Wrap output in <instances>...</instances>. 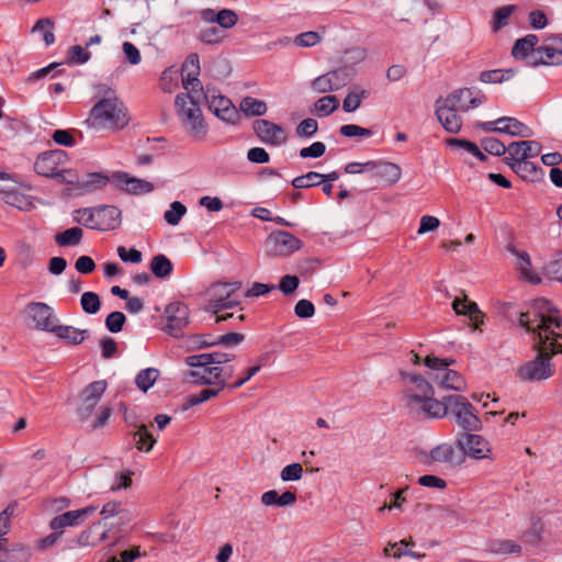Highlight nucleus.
<instances>
[{"label": "nucleus", "mask_w": 562, "mask_h": 562, "mask_svg": "<svg viewBox=\"0 0 562 562\" xmlns=\"http://www.w3.org/2000/svg\"><path fill=\"white\" fill-rule=\"evenodd\" d=\"M4 193V203L16 207L18 210H25L27 205L31 203L27 201L26 196L18 191H5Z\"/></svg>", "instance_id": "680f3d73"}, {"label": "nucleus", "mask_w": 562, "mask_h": 562, "mask_svg": "<svg viewBox=\"0 0 562 562\" xmlns=\"http://www.w3.org/2000/svg\"><path fill=\"white\" fill-rule=\"evenodd\" d=\"M296 502V494L291 491H285L279 494L276 490H270L261 495V503L269 507H286L292 506Z\"/></svg>", "instance_id": "c85d7f7f"}, {"label": "nucleus", "mask_w": 562, "mask_h": 562, "mask_svg": "<svg viewBox=\"0 0 562 562\" xmlns=\"http://www.w3.org/2000/svg\"><path fill=\"white\" fill-rule=\"evenodd\" d=\"M461 112L446 104L440 99L437 101L436 115L442 127L449 133H458L462 126Z\"/></svg>", "instance_id": "412c9836"}, {"label": "nucleus", "mask_w": 562, "mask_h": 562, "mask_svg": "<svg viewBox=\"0 0 562 562\" xmlns=\"http://www.w3.org/2000/svg\"><path fill=\"white\" fill-rule=\"evenodd\" d=\"M339 106V100L336 95L329 94L322 97L314 103V112L318 116H328Z\"/></svg>", "instance_id": "a18cd8bd"}, {"label": "nucleus", "mask_w": 562, "mask_h": 562, "mask_svg": "<svg viewBox=\"0 0 562 562\" xmlns=\"http://www.w3.org/2000/svg\"><path fill=\"white\" fill-rule=\"evenodd\" d=\"M339 133L345 137H370L373 132L356 124H346L339 128Z\"/></svg>", "instance_id": "e2e57ef3"}, {"label": "nucleus", "mask_w": 562, "mask_h": 562, "mask_svg": "<svg viewBox=\"0 0 562 562\" xmlns=\"http://www.w3.org/2000/svg\"><path fill=\"white\" fill-rule=\"evenodd\" d=\"M220 282L213 284L210 290V302L205 308L210 313H220L224 310L238 306L240 304V297L238 294L231 293L228 290H222Z\"/></svg>", "instance_id": "dca6fc26"}, {"label": "nucleus", "mask_w": 562, "mask_h": 562, "mask_svg": "<svg viewBox=\"0 0 562 562\" xmlns=\"http://www.w3.org/2000/svg\"><path fill=\"white\" fill-rule=\"evenodd\" d=\"M409 546H414L412 538H409V540L403 539L400 542L389 543L384 548V554L393 555L394 558H397V559L401 557H404V555H409L414 559H419L422 555L419 553L414 552L411 549H408Z\"/></svg>", "instance_id": "a19ab883"}, {"label": "nucleus", "mask_w": 562, "mask_h": 562, "mask_svg": "<svg viewBox=\"0 0 562 562\" xmlns=\"http://www.w3.org/2000/svg\"><path fill=\"white\" fill-rule=\"evenodd\" d=\"M453 454L454 450L450 443H441L430 450L429 456L424 459V464L452 463Z\"/></svg>", "instance_id": "e433bc0d"}, {"label": "nucleus", "mask_w": 562, "mask_h": 562, "mask_svg": "<svg viewBox=\"0 0 562 562\" xmlns=\"http://www.w3.org/2000/svg\"><path fill=\"white\" fill-rule=\"evenodd\" d=\"M200 75V60L198 54H190L181 67L182 85L189 92L198 93L203 91Z\"/></svg>", "instance_id": "6ab92c4d"}, {"label": "nucleus", "mask_w": 562, "mask_h": 562, "mask_svg": "<svg viewBox=\"0 0 562 562\" xmlns=\"http://www.w3.org/2000/svg\"><path fill=\"white\" fill-rule=\"evenodd\" d=\"M238 21V16L235 11L229 9H222L216 13L215 23L223 29L233 27Z\"/></svg>", "instance_id": "69168bd1"}, {"label": "nucleus", "mask_w": 562, "mask_h": 562, "mask_svg": "<svg viewBox=\"0 0 562 562\" xmlns=\"http://www.w3.org/2000/svg\"><path fill=\"white\" fill-rule=\"evenodd\" d=\"M318 130V123L315 119H305L299 123L295 128V133L299 137H312Z\"/></svg>", "instance_id": "0e129e2a"}, {"label": "nucleus", "mask_w": 562, "mask_h": 562, "mask_svg": "<svg viewBox=\"0 0 562 562\" xmlns=\"http://www.w3.org/2000/svg\"><path fill=\"white\" fill-rule=\"evenodd\" d=\"M79 525H81V521L78 518L75 510H68L66 513L57 515L49 521V528L52 530L58 529L65 531L66 527H77Z\"/></svg>", "instance_id": "79ce46f5"}, {"label": "nucleus", "mask_w": 562, "mask_h": 562, "mask_svg": "<svg viewBox=\"0 0 562 562\" xmlns=\"http://www.w3.org/2000/svg\"><path fill=\"white\" fill-rule=\"evenodd\" d=\"M303 475V468L300 463L294 462L284 467L280 473L282 481H297Z\"/></svg>", "instance_id": "774afa93"}, {"label": "nucleus", "mask_w": 562, "mask_h": 562, "mask_svg": "<svg viewBox=\"0 0 562 562\" xmlns=\"http://www.w3.org/2000/svg\"><path fill=\"white\" fill-rule=\"evenodd\" d=\"M515 9V5H504L495 11L492 26L494 32H498L501 27L508 24V19Z\"/></svg>", "instance_id": "5fc2aeb1"}, {"label": "nucleus", "mask_w": 562, "mask_h": 562, "mask_svg": "<svg viewBox=\"0 0 562 562\" xmlns=\"http://www.w3.org/2000/svg\"><path fill=\"white\" fill-rule=\"evenodd\" d=\"M126 322L124 313L115 311L111 312L105 318V327L109 331L116 334L123 329Z\"/></svg>", "instance_id": "13d9d810"}, {"label": "nucleus", "mask_w": 562, "mask_h": 562, "mask_svg": "<svg viewBox=\"0 0 562 562\" xmlns=\"http://www.w3.org/2000/svg\"><path fill=\"white\" fill-rule=\"evenodd\" d=\"M159 371L155 368L140 370L135 379V383L139 390L147 392L156 382Z\"/></svg>", "instance_id": "de8ad7c7"}, {"label": "nucleus", "mask_w": 562, "mask_h": 562, "mask_svg": "<svg viewBox=\"0 0 562 562\" xmlns=\"http://www.w3.org/2000/svg\"><path fill=\"white\" fill-rule=\"evenodd\" d=\"M434 390L432 385H427L424 389V414H427L431 418H443L448 414L450 408L447 397L443 401L432 398Z\"/></svg>", "instance_id": "bb28decb"}, {"label": "nucleus", "mask_w": 562, "mask_h": 562, "mask_svg": "<svg viewBox=\"0 0 562 562\" xmlns=\"http://www.w3.org/2000/svg\"><path fill=\"white\" fill-rule=\"evenodd\" d=\"M26 313L35 323V328L48 333L55 329V315L53 308L43 302H31L26 305Z\"/></svg>", "instance_id": "4468645a"}, {"label": "nucleus", "mask_w": 562, "mask_h": 562, "mask_svg": "<svg viewBox=\"0 0 562 562\" xmlns=\"http://www.w3.org/2000/svg\"><path fill=\"white\" fill-rule=\"evenodd\" d=\"M401 173V168L396 164L379 160L374 178L385 186H392L400 180Z\"/></svg>", "instance_id": "473e14b6"}, {"label": "nucleus", "mask_w": 562, "mask_h": 562, "mask_svg": "<svg viewBox=\"0 0 562 562\" xmlns=\"http://www.w3.org/2000/svg\"><path fill=\"white\" fill-rule=\"evenodd\" d=\"M300 285V279L295 274L283 276L276 289H279L284 295L293 294Z\"/></svg>", "instance_id": "bf43d9fd"}, {"label": "nucleus", "mask_w": 562, "mask_h": 562, "mask_svg": "<svg viewBox=\"0 0 562 562\" xmlns=\"http://www.w3.org/2000/svg\"><path fill=\"white\" fill-rule=\"evenodd\" d=\"M192 370L184 374V381L196 385H216L221 386L220 367L216 364H206L203 367H191Z\"/></svg>", "instance_id": "a211bd4d"}, {"label": "nucleus", "mask_w": 562, "mask_h": 562, "mask_svg": "<svg viewBox=\"0 0 562 562\" xmlns=\"http://www.w3.org/2000/svg\"><path fill=\"white\" fill-rule=\"evenodd\" d=\"M542 146L536 140L513 142L508 145L509 157L513 161L527 160L540 155Z\"/></svg>", "instance_id": "393cba45"}, {"label": "nucleus", "mask_w": 562, "mask_h": 562, "mask_svg": "<svg viewBox=\"0 0 562 562\" xmlns=\"http://www.w3.org/2000/svg\"><path fill=\"white\" fill-rule=\"evenodd\" d=\"M83 232L80 227H71L55 236V241L60 247L76 246L80 244Z\"/></svg>", "instance_id": "c03bdc74"}, {"label": "nucleus", "mask_w": 562, "mask_h": 562, "mask_svg": "<svg viewBox=\"0 0 562 562\" xmlns=\"http://www.w3.org/2000/svg\"><path fill=\"white\" fill-rule=\"evenodd\" d=\"M87 124L95 130H122L128 122L127 109L115 95L98 101L91 109Z\"/></svg>", "instance_id": "f03ea898"}, {"label": "nucleus", "mask_w": 562, "mask_h": 562, "mask_svg": "<svg viewBox=\"0 0 562 562\" xmlns=\"http://www.w3.org/2000/svg\"><path fill=\"white\" fill-rule=\"evenodd\" d=\"M369 91L353 86L342 101V110L352 113L360 108L363 100L369 98Z\"/></svg>", "instance_id": "f704fd0d"}, {"label": "nucleus", "mask_w": 562, "mask_h": 562, "mask_svg": "<svg viewBox=\"0 0 562 562\" xmlns=\"http://www.w3.org/2000/svg\"><path fill=\"white\" fill-rule=\"evenodd\" d=\"M100 526L101 520L93 522L77 537L68 540V543L63 548V551L83 547H97L101 542L105 541L109 538L110 529H105L100 535L95 536V531Z\"/></svg>", "instance_id": "2eb2a0df"}, {"label": "nucleus", "mask_w": 562, "mask_h": 562, "mask_svg": "<svg viewBox=\"0 0 562 562\" xmlns=\"http://www.w3.org/2000/svg\"><path fill=\"white\" fill-rule=\"evenodd\" d=\"M326 74L330 78L329 81L330 85L334 86V91L344 88L350 81V71L348 68H338Z\"/></svg>", "instance_id": "3c124183"}, {"label": "nucleus", "mask_w": 562, "mask_h": 562, "mask_svg": "<svg viewBox=\"0 0 562 562\" xmlns=\"http://www.w3.org/2000/svg\"><path fill=\"white\" fill-rule=\"evenodd\" d=\"M204 98L209 103L210 111H212L220 120L233 125L239 122V110L227 97L220 93L216 94L215 90L207 88L204 93Z\"/></svg>", "instance_id": "1a4fd4ad"}, {"label": "nucleus", "mask_w": 562, "mask_h": 562, "mask_svg": "<svg viewBox=\"0 0 562 562\" xmlns=\"http://www.w3.org/2000/svg\"><path fill=\"white\" fill-rule=\"evenodd\" d=\"M58 338L66 340L70 345H80L89 337L88 329H78L68 325H57L53 329Z\"/></svg>", "instance_id": "7c9ffc66"}, {"label": "nucleus", "mask_w": 562, "mask_h": 562, "mask_svg": "<svg viewBox=\"0 0 562 562\" xmlns=\"http://www.w3.org/2000/svg\"><path fill=\"white\" fill-rule=\"evenodd\" d=\"M481 145L486 153L494 156H502L508 151V146L506 147L504 143L495 137L483 138Z\"/></svg>", "instance_id": "4d7b16f0"}, {"label": "nucleus", "mask_w": 562, "mask_h": 562, "mask_svg": "<svg viewBox=\"0 0 562 562\" xmlns=\"http://www.w3.org/2000/svg\"><path fill=\"white\" fill-rule=\"evenodd\" d=\"M100 214L99 226L101 231L115 229L121 222V210L114 205H101L95 207Z\"/></svg>", "instance_id": "cd10ccee"}, {"label": "nucleus", "mask_w": 562, "mask_h": 562, "mask_svg": "<svg viewBox=\"0 0 562 562\" xmlns=\"http://www.w3.org/2000/svg\"><path fill=\"white\" fill-rule=\"evenodd\" d=\"M322 177V173H318L316 171H310L306 175L299 176L294 178L291 181V184L295 189H305L311 187H317L319 186V178Z\"/></svg>", "instance_id": "864d4df0"}, {"label": "nucleus", "mask_w": 562, "mask_h": 562, "mask_svg": "<svg viewBox=\"0 0 562 562\" xmlns=\"http://www.w3.org/2000/svg\"><path fill=\"white\" fill-rule=\"evenodd\" d=\"M187 213V207L179 201L171 203L170 209L165 212V221L172 226H176L181 221L182 216Z\"/></svg>", "instance_id": "603ef678"}, {"label": "nucleus", "mask_w": 562, "mask_h": 562, "mask_svg": "<svg viewBox=\"0 0 562 562\" xmlns=\"http://www.w3.org/2000/svg\"><path fill=\"white\" fill-rule=\"evenodd\" d=\"M446 104L453 106L461 113L477 108L486 101L485 94L474 88H462L453 91L442 99Z\"/></svg>", "instance_id": "9d476101"}, {"label": "nucleus", "mask_w": 562, "mask_h": 562, "mask_svg": "<svg viewBox=\"0 0 562 562\" xmlns=\"http://www.w3.org/2000/svg\"><path fill=\"white\" fill-rule=\"evenodd\" d=\"M401 379L406 383L403 389V401L409 414L419 416L422 414V394L414 392L411 385L422 386V375L418 373H409L405 370L398 371Z\"/></svg>", "instance_id": "f8f14e48"}, {"label": "nucleus", "mask_w": 562, "mask_h": 562, "mask_svg": "<svg viewBox=\"0 0 562 562\" xmlns=\"http://www.w3.org/2000/svg\"><path fill=\"white\" fill-rule=\"evenodd\" d=\"M535 41L528 37H519L512 50L513 56L516 59H522L528 66H558L562 65V50L551 46H539L537 44V37H532Z\"/></svg>", "instance_id": "7ed1b4c3"}, {"label": "nucleus", "mask_w": 562, "mask_h": 562, "mask_svg": "<svg viewBox=\"0 0 562 562\" xmlns=\"http://www.w3.org/2000/svg\"><path fill=\"white\" fill-rule=\"evenodd\" d=\"M544 274L551 280L562 282V257L549 261L544 266Z\"/></svg>", "instance_id": "338daca9"}, {"label": "nucleus", "mask_w": 562, "mask_h": 562, "mask_svg": "<svg viewBox=\"0 0 562 562\" xmlns=\"http://www.w3.org/2000/svg\"><path fill=\"white\" fill-rule=\"evenodd\" d=\"M63 150L45 151L40 155L34 164V169L40 176L47 178H59L64 177V172H57V162L60 157L64 156Z\"/></svg>", "instance_id": "aec40b11"}, {"label": "nucleus", "mask_w": 562, "mask_h": 562, "mask_svg": "<svg viewBox=\"0 0 562 562\" xmlns=\"http://www.w3.org/2000/svg\"><path fill=\"white\" fill-rule=\"evenodd\" d=\"M447 401L449 402L450 412L456 424L463 432H474L482 429V422L474 406L464 396L449 395Z\"/></svg>", "instance_id": "39448f33"}, {"label": "nucleus", "mask_w": 562, "mask_h": 562, "mask_svg": "<svg viewBox=\"0 0 562 562\" xmlns=\"http://www.w3.org/2000/svg\"><path fill=\"white\" fill-rule=\"evenodd\" d=\"M457 446L465 456L472 459H493L490 442L480 435L472 432L458 434Z\"/></svg>", "instance_id": "6e6552de"}, {"label": "nucleus", "mask_w": 562, "mask_h": 562, "mask_svg": "<svg viewBox=\"0 0 562 562\" xmlns=\"http://www.w3.org/2000/svg\"><path fill=\"white\" fill-rule=\"evenodd\" d=\"M113 184L130 194L149 193L154 190V184L143 179L130 176L124 171H116L112 175Z\"/></svg>", "instance_id": "f3484780"}, {"label": "nucleus", "mask_w": 562, "mask_h": 562, "mask_svg": "<svg viewBox=\"0 0 562 562\" xmlns=\"http://www.w3.org/2000/svg\"><path fill=\"white\" fill-rule=\"evenodd\" d=\"M252 130L260 142L269 146H280L288 139L285 130L268 120H255Z\"/></svg>", "instance_id": "ddd939ff"}, {"label": "nucleus", "mask_w": 562, "mask_h": 562, "mask_svg": "<svg viewBox=\"0 0 562 562\" xmlns=\"http://www.w3.org/2000/svg\"><path fill=\"white\" fill-rule=\"evenodd\" d=\"M239 110L246 116H261L266 114L268 108L266 102L262 100L252 97H245L239 103Z\"/></svg>", "instance_id": "58836bf2"}, {"label": "nucleus", "mask_w": 562, "mask_h": 562, "mask_svg": "<svg viewBox=\"0 0 562 562\" xmlns=\"http://www.w3.org/2000/svg\"><path fill=\"white\" fill-rule=\"evenodd\" d=\"M303 247V241L286 231H273L266 239V251L272 257H288Z\"/></svg>", "instance_id": "423d86ee"}, {"label": "nucleus", "mask_w": 562, "mask_h": 562, "mask_svg": "<svg viewBox=\"0 0 562 562\" xmlns=\"http://www.w3.org/2000/svg\"><path fill=\"white\" fill-rule=\"evenodd\" d=\"M81 307L87 314H97L101 307L100 296L91 291L85 292L81 295Z\"/></svg>", "instance_id": "8fccbe9b"}, {"label": "nucleus", "mask_w": 562, "mask_h": 562, "mask_svg": "<svg viewBox=\"0 0 562 562\" xmlns=\"http://www.w3.org/2000/svg\"><path fill=\"white\" fill-rule=\"evenodd\" d=\"M108 383L105 380H98L89 383L79 395V404L76 413L80 422L88 420L103 394L105 393Z\"/></svg>", "instance_id": "0eeeda50"}, {"label": "nucleus", "mask_w": 562, "mask_h": 562, "mask_svg": "<svg viewBox=\"0 0 562 562\" xmlns=\"http://www.w3.org/2000/svg\"><path fill=\"white\" fill-rule=\"evenodd\" d=\"M128 434L133 438L135 448L142 452H149L157 442L145 424H140L138 429L131 430Z\"/></svg>", "instance_id": "72a5a7b5"}, {"label": "nucleus", "mask_w": 562, "mask_h": 562, "mask_svg": "<svg viewBox=\"0 0 562 562\" xmlns=\"http://www.w3.org/2000/svg\"><path fill=\"white\" fill-rule=\"evenodd\" d=\"M516 72L517 70L514 68L484 70L480 74L479 79L483 83H503L513 79Z\"/></svg>", "instance_id": "4c0bfd02"}, {"label": "nucleus", "mask_w": 562, "mask_h": 562, "mask_svg": "<svg viewBox=\"0 0 562 562\" xmlns=\"http://www.w3.org/2000/svg\"><path fill=\"white\" fill-rule=\"evenodd\" d=\"M464 387L465 383L463 378L457 371L448 368V371H446V380H441L440 389L461 392Z\"/></svg>", "instance_id": "09e8293b"}, {"label": "nucleus", "mask_w": 562, "mask_h": 562, "mask_svg": "<svg viewBox=\"0 0 562 562\" xmlns=\"http://www.w3.org/2000/svg\"><path fill=\"white\" fill-rule=\"evenodd\" d=\"M77 213H80L82 217L78 220L79 223H81L83 226L101 231V227L99 226V218L100 214L97 213V209H81L78 210Z\"/></svg>", "instance_id": "6e6d98bb"}, {"label": "nucleus", "mask_w": 562, "mask_h": 562, "mask_svg": "<svg viewBox=\"0 0 562 562\" xmlns=\"http://www.w3.org/2000/svg\"><path fill=\"white\" fill-rule=\"evenodd\" d=\"M506 250L517 258V269L525 280L532 284H539L541 282V278L531 270V260L527 251L518 250L513 244H508Z\"/></svg>", "instance_id": "a878e982"}, {"label": "nucleus", "mask_w": 562, "mask_h": 562, "mask_svg": "<svg viewBox=\"0 0 562 562\" xmlns=\"http://www.w3.org/2000/svg\"><path fill=\"white\" fill-rule=\"evenodd\" d=\"M452 308L458 315L468 316L474 330L480 329L484 323L485 315L480 311L476 303L468 300L467 295L456 297L452 302Z\"/></svg>", "instance_id": "5701e85b"}, {"label": "nucleus", "mask_w": 562, "mask_h": 562, "mask_svg": "<svg viewBox=\"0 0 562 562\" xmlns=\"http://www.w3.org/2000/svg\"><path fill=\"white\" fill-rule=\"evenodd\" d=\"M190 311L182 302H172L165 308V330L173 337H179L182 329L189 324Z\"/></svg>", "instance_id": "9b49d317"}, {"label": "nucleus", "mask_w": 562, "mask_h": 562, "mask_svg": "<svg viewBox=\"0 0 562 562\" xmlns=\"http://www.w3.org/2000/svg\"><path fill=\"white\" fill-rule=\"evenodd\" d=\"M509 165L512 169L524 179L535 180L541 173V168L528 160H517Z\"/></svg>", "instance_id": "37998d69"}, {"label": "nucleus", "mask_w": 562, "mask_h": 562, "mask_svg": "<svg viewBox=\"0 0 562 562\" xmlns=\"http://www.w3.org/2000/svg\"><path fill=\"white\" fill-rule=\"evenodd\" d=\"M193 93L194 92L177 94L175 106L186 131L190 135L201 139L204 138L207 133V125L204 122L199 100L195 99Z\"/></svg>", "instance_id": "20e7f679"}, {"label": "nucleus", "mask_w": 562, "mask_h": 562, "mask_svg": "<svg viewBox=\"0 0 562 562\" xmlns=\"http://www.w3.org/2000/svg\"><path fill=\"white\" fill-rule=\"evenodd\" d=\"M235 353L213 351L207 353L191 355L186 357L184 362L189 367H203L206 364H216L221 367L233 361Z\"/></svg>", "instance_id": "b1692460"}, {"label": "nucleus", "mask_w": 562, "mask_h": 562, "mask_svg": "<svg viewBox=\"0 0 562 562\" xmlns=\"http://www.w3.org/2000/svg\"><path fill=\"white\" fill-rule=\"evenodd\" d=\"M150 270L156 278L165 279L172 273L173 265L170 259L162 255H156L150 261Z\"/></svg>", "instance_id": "ea45409f"}, {"label": "nucleus", "mask_w": 562, "mask_h": 562, "mask_svg": "<svg viewBox=\"0 0 562 562\" xmlns=\"http://www.w3.org/2000/svg\"><path fill=\"white\" fill-rule=\"evenodd\" d=\"M221 389L218 387H207L201 390L199 393L191 394L187 397L186 403L183 404V409H189L193 406L202 404L213 397L218 396L221 393Z\"/></svg>", "instance_id": "49530a36"}, {"label": "nucleus", "mask_w": 562, "mask_h": 562, "mask_svg": "<svg viewBox=\"0 0 562 562\" xmlns=\"http://www.w3.org/2000/svg\"><path fill=\"white\" fill-rule=\"evenodd\" d=\"M453 362V359L438 358L431 355L426 356L424 358V366L428 368L427 376L430 381L427 385L441 387V380H446V371H448V367Z\"/></svg>", "instance_id": "4be33fe9"}, {"label": "nucleus", "mask_w": 562, "mask_h": 562, "mask_svg": "<svg viewBox=\"0 0 562 562\" xmlns=\"http://www.w3.org/2000/svg\"><path fill=\"white\" fill-rule=\"evenodd\" d=\"M497 123L501 124L499 133L524 138L532 135V131L515 117L503 116L497 119Z\"/></svg>", "instance_id": "c756f323"}, {"label": "nucleus", "mask_w": 562, "mask_h": 562, "mask_svg": "<svg viewBox=\"0 0 562 562\" xmlns=\"http://www.w3.org/2000/svg\"><path fill=\"white\" fill-rule=\"evenodd\" d=\"M91 57V54L80 45H74L68 49L67 63L69 65L85 64Z\"/></svg>", "instance_id": "052dcab7"}, {"label": "nucleus", "mask_w": 562, "mask_h": 562, "mask_svg": "<svg viewBox=\"0 0 562 562\" xmlns=\"http://www.w3.org/2000/svg\"><path fill=\"white\" fill-rule=\"evenodd\" d=\"M111 181L112 177H109L103 172H90L82 181H79L78 189L83 190L85 192H92L105 187Z\"/></svg>", "instance_id": "c9c22d12"}, {"label": "nucleus", "mask_w": 562, "mask_h": 562, "mask_svg": "<svg viewBox=\"0 0 562 562\" xmlns=\"http://www.w3.org/2000/svg\"><path fill=\"white\" fill-rule=\"evenodd\" d=\"M322 37H279L276 41L269 42L266 46V50L276 49L278 47H312L319 43Z\"/></svg>", "instance_id": "2f4dec72"}, {"label": "nucleus", "mask_w": 562, "mask_h": 562, "mask_svg": "<svg viewBox=\"0 0 562 562\" xmlns=\"http://www.w3.org/2000/svg\"><path fill=\"white\" fill-rule=\"evenodd\" d=\"M519 325L532 334V349L537 352L532 360L520 364L516 371L522 382H541L554 374L551 357L562 353V344L557 333L562 326V318L552 303L543 297L532 302L530 308L519 315Z\"/></svg>", "instance_id": "f257e3e1"}]
</instances>
